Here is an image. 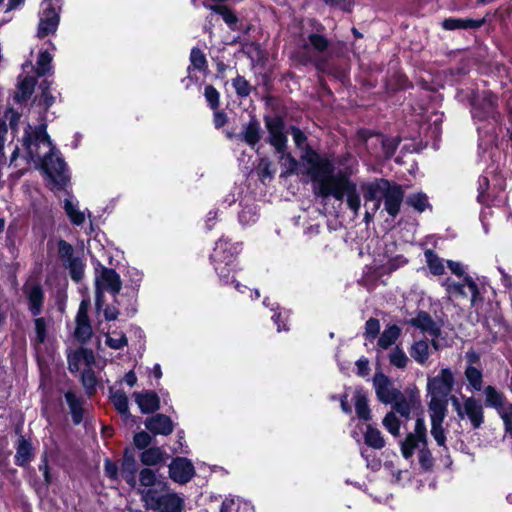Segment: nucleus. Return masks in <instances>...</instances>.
<instances>
[{"label": "nucleus", "mask_w": 512, "mask_h": 512, "mask_svg": "<svg viewBox=\"0 0 512 512\" xmlns=\"http://www.w3.org/2000/svg\"><path fill=\"white\" fill-rule=\"evenodd\" d=\"M357 160L351 154L328 158L322 156V203L328 196L342 201L346 197L348 207L358 215L361 199L356 184L350 176L356 172Z\"/></svg>", "instance_id": "nucleus-1"}, {"label": "nucleus", "mask_w": 512, "mask_h": 512, "mask_svg": "<svg viewBox=\"0 0 512 512\" xmlns=\"http://www.w3.org/2000/svg\"><path fill=\"white\" fill-rule=\"evenodd\" d=\"M361 188L366 203L373 202L372 213L380 208L383 200L384 210L393 218L398 215L404 198V190L401 185L380 178L364 183Z\"/></svg>", "instance_id": "nucleus-2"}, {"label": "nucleus", "mask_w": 512, "mask_h": 512, "mask_svg": "<svg viewBox=\"0 0 512 512\" xmlns=\"http://www.w3.org/2000/svg\"><path fill=\"white\" fill-rule=\"evenodd\" d=\"M286 173L307 177L312 182L313 192L320 196V154L311 147L305 149L301 160H296L290 153L285 156Z\"/></svg>", "instance_id": "nucleus-3"}, {"label": "nucleus", "mask_w": 512, "mask_h": 512, "mask_svg": "<svg viewBox=\"0 0 512 512\" xmlns=\"http://www.w3.org/2000/svg\"><path fill=\"white\" fill-rule=\"evenodd\" d=\"M415 450L419 451L421 467L425 470L432 468L434 461L427 448V430L422 417H417L414 431L409 433L401 444V452L406 459L411 458Z\"/></svg>", "instance_id": "nucleus-4"}, {"label": "nucleus", "mask_w": 512, "mask_h": 512, "mask_svg": "<svg viewBox=\"0 0 512 512\" xmlns=\"http://www.w3.org/2000/svg\"><path fill=\"white\" fill-rule=\"evenodd\" d=\"M146 507L157 512H182L184 500L167 489L148 488L143 494Z\"/></svg>", "instance_id": "nucleus-5"}, {"label": "nucleus", "mask_w": 512, "mask_h": 512, "mask_svg": "<svg viewBox=\"0 0 512 512\" xmlns=\"http://www.w3.org/2000/svg\"><path fill=\"white\" fill-rule=\"evenodd\" d=\"M452 405L461 420L467 419L473 429H478L484 423V409L480 400L466 397L461 403L455 396L451 397Z\"/></svg>", "instance_id": "nucleus-6"}, {"label": "nucleus", "mask_w": 512, "mask_h": 512, "mask_svg": "<svg viewBox=\"0 0 512 512\" xmlns=\"http://www.w3.org/2000/svg\"><path fill=\"white\" fill-rule=\"evenodd\" d=\"M295 60L303 66H312L315 76L320 81V33L319 30L310 34L309 43H304L295 52Z\"/></svg>", "instance_id": "nucleus-7"}, {"label": "nucleus", "mask_w": 512, "mask_h": 512, "mask_svg": "<svg viewBox=\"0 0 512 512\" xmlns=\"http://www.w3.org/2000/svg\"><path fill=\"white\" fill-rule=\"evenodd\" d=\"M43 171L57 190H64L70 182L67 164L61 156L54 158L53 152L47 154L43 161Z\"/></svg>", "instance_id": "nucleus-8"}, {"label": "nucleus", "mask_w": 512, "mask_h": 512, "mask_svg": "<svg viewBox=\"0 0 512 512\" xmlns=\"http://www.w3.org/2000/svg\"><path fill=\"white\" fill-rule=\"evenodd\" d=\"M241 250V242H232L228 237L221 236L216 241L213 252L209 256V260L211 263L233 265Z\"/></svg>", "instance_id": "nucleus-9"}, {"label": "nucleus", "mask_w": 512, "mask_h": 512, "mask_svg": "<svg viewBox=\"0 0 512 512\" xmlns=\"http://www.w3.org/2000/svg\"><path fill=\"white\" fill-rule=\"evenodd\" d=\"M264 122L268 131V142L278 153H285L287 148V136L285 133L284 119L279 115H265Z\"/></svg>", "instance_id": "nucleus-10"}, {"label": "nucleus", "mask_w": 512, "mask_h": 512, "mask_svg": "<svg viewBox=\"0 0 512 512\" xmlns=\"http://www.w3.org/2000/svg\"><path fill=\"white\" fill-rule=\"evenodd\" d=\"M455 383L454 374L449 368H443L439 373L427 379V391L430 397L448 399Z\"/></svg>", "instance_id": "nucleus-11"}, {"label": "nucleus", "mask_w": 512, "mask_h": 512, "mask_svg": "<svg viewBox=\"0 0 512 512\" xmlns=\"http://www.w3.org/2000/svg\"><path fill=\"white\" fill-rule=\"evenodd\" d=\"M263 130L261 123L255 114L250 115L249 121L242 126L240 133L227 132L228 139H236L254 148L262 139Z\"/></svg>", "instance_id": "nucleus-12"}, {"label": "nucleus", "mask_w": 512, "mask_h": 512, "mask_svg": "<svg viewBox=\"0 0 512 512\" xmlns=\"http://www.w3.org/2000/svg\"><path fill=\"white\" fill-rule=\"evenodd\" d=\"M395 412L405 419H410L411 414H417L421 410V400L419 392L416 390H405L399 394V397L392 402Z\"/></svg>", "instance_id": "nucleus-13"}, {"label": "nucleus", "mask_w": 512, "mask_h": 512, "mask_svg": "<svg viewBox=\"0 0 512 512\" xmlns=\"http://www.w3.org/2000/svg\"><path fill=\"white\" fill-rule=\"evenodd\" d=\"M195 476V467L186 457L177 456L169 464V477L178 484H186Z\"/></svg>", "instance_id": "nucleus-14"}, {"label": "nucleus", "mask_w": 512, "mask_h": 512, "mask_svg": "<svg viewBox=\"0 0 512 512\" xmlns=\"http://www.w3.org/2000/svg\"><path fill=\"white\" fill-rule=\"evenodd\" d=\"M97 282H99V287H101L102 290L105 289L113 295L115 304L121 305V300L118 298V295L122 287V281L115 269L101 266L100 275L96 277V286Z\"/></svg>", "instance_id": "nucleus-15"}, {"label": "nucleus", "mask_w": 512, "mask_h": 512, "mask_svg": "<svg viewBox=\"0 0 512 512\" xmlns=\"http://www.w3.org/2000/svg\"><path fill=\"white\" fill-rule=\"evenodd\" d=\"M463 282L464 283H458L451 278H446L442 282V286L445 287L446 292L450 297H466L467 292L465 291V288L467 287L471 295V302L474 303L479 294L476 282L470 276H464Z\"/></svg>", "instance_id": "nucleus-16"}, {"label": "nucleus", "mask_w": 512, "mask_h": 512, "mask_svg": "<svg viewBox=\"0 0 512 512\" xmlns=\"http://www.w3.org/2000/svg\"><path fill=\"white\" fill-rule=\"evenodd\" d=\"M373 385L377 398L384 404H392L401 393V391L394 387L392 381L381 372L375 373Z\"/></svg>", "instance_id": "nucleus-17"}, {"label": "nucleus", "mask_w": 512, "mask_h": 512, "mask_svg": "<svg viewBox=\"0 0 512 512\" xmlns=\"http://www.w3.org/2000/svg\"><path fill=\"white\" fill-rule=\"evenodd\" d=\"M45 3L49 2L47 4V7L44 9L43 15L40 19L38 30H37V36L39 38H45L49 34H53L56 32L59 24V13L56 11L55 7L52 4L53 0H43ZM56 2H59L60 0H55Z\"/></svg>", "instance_id": "nucleus-18"}, {"label": "nucleus", "mask_w": 512, "mask_h": 512, "mask_svg": "<svg viewBox=\"0 0 512 512\" xmlns=\"http://www.w3.org/2000/svg\"><path fill=\"white\" fill-rule=\"evenodd\" d=\"M138 472V463L135 453L130 447H125L120 465V477L131 487L135 488L137 484L136 474Z\"/></svg>", "instance_id": "nucleus-19"}, {"label": "nucleus", "mask_w": 512, "mask_h": 512, "mask_svg": "<svg viewBox=\"0 0 512 512\" xmlns=\"http://www.w3.org/2000/svg\"><path fill=\"white\" fill-rule=\"evenodd\" d=\"M497 97L491 92H484L473 103L472 114L477 119L495 118L497 111Z\"/></svg>", "instance_id": "nucleus-20"}, {"label": "nucleus", "mask_w": 512, "mask_h": 512, "mask_svg": "<svg viewBox=\"0 0 512 512\" xmlns=\"http://www.w3.org/2000/svg\"><path fill=\"white\" fill-rule=\"evenodd\" d=\"M23 292L27 298L30 313L34 317L39 316L43 311L45 300L44 290L41 284L38 282L25 284L23 286Z\"/></svg>", "instance_id": "nucleus-21"}, {"label": "nucleus", "mask_w": 512, "mask_h": 512, "mask_svg": "<svg viewBox=\"0 0 512 512\" xmlns=\"http://www.w3.org/2000/svg\"><path fill=\"white\" fill-rule=\"evenodd\" d=\"M409 324L432 338H438L440 336L441 325L434 321L427 312H418L415 317L409 320Z\"/></svg>", "instance_id": "nucleus-22"}, {"label": "nucleus", "mask_w": 512, "mask_h": 512, "mask_svg": "<svg viewBox=\"0 0 512 512\" xmlns=\"http://www.w3.org/2000/svg\"><path fill=\"white\" fill-rule=\"evenodd\" d=\"M145 427L154 435L168 436L174 430V423L172 419L165 415L158 413L154 416L148 417L145 420Z\"/></svg>", "instance_id": "nucleus-23"}, {"label": "nucleus", "mask_w": 512, "mask_h": 512, "mask_svg": "<svg viewBox=\"0 0 512 512\" xmlns=\"http://www.w3.org/2000/svg\"><path fill=\"white\" fill-rule=\"evenodd\" d=\"M135 402L143 414H152L160 409V398L153 390L134 393Z\"/></svg>", "instance_id": "nucleus-24"}, {"label": "nucleus", "mask_w": 512, "mask_h": 512, "mask_svg": "<svg viewBox=\"0 0 512 512\" xmlns=\"http://www.w3.org/2000/svg\"><path fill=\"white\" fill-rule=\"evenodd\" d=\"M64 398L68 405L73 424L80 425L84 420L85 414L83 407L84 399L81 396H77L73 390L66 391Z\"/></svg>", "instance_id": "nucleus-25"}, {"label": "nucleus", "mask_w": 512, "mask_h": 512, "mask_svg": "<svg viewBox=\"0 0 512 512\" xmlns=\"http://www.w3.org/2000/svg\"><path fill=\"white\" fill-rule=\"evenodd\" d=\"M46 127V124H40L38 127H36L34 132H31V126H28V128L25 129L23 136V147L28 151L30 155H32L31 146L33 145V138L36 142L52 145V141L46 131Z\"/></svg>", "instance_id": "nucleus-26"}, {"label": "nucleus", "mask_w": 512, "mask_h": 512, "mask_svg": "<svg viewBox=\"0 0 512 512\" xmlns=\"http://www.w3.org/2000/svg\"><path fill=\"white\" fill-rule=\"evenodd\" d=\"M33 446L30 440L20 436L16 446V454L14 456V463L19 467H25L34 456Z\"/></svg>", "instance_id": "nucleus-27"}, {"label": "nucleus", "mask_w": 512, "mask_h": 512, "mask_svg": "<svg viewBox=\"0 0 512 512\" xmlns=\"http://www.w3.org/2000/svg\"><path fill=\"white\" fill-rule=\"evenodd\" d=\"M484 22V19L447 18L443 20L442 27L445 30L477 29L480 28Z\"/></svg>", "instance_id": "nucleus-28"}, {"label": "nucleus", "mask_w": 512, "mask_h": 512, "mask_svg": "<svg viewBox=\"0 0 512 512\" xmlns=\"http://www.w3.org/2000/svg\"><path fill=\"white\" fill-rule=\"evenodd\" d=\"M168 454L161 447H149L140 454V461L143 465L154 466L165 463Z\"/></svg>", "instance_id": "nucleus-29"}, {"label": "nucleus", "mask_w": 512, "mask_h": 512, "mask_svg": "<svg viewBox=\"0 0 512 512\" xmlns=\"http://www.w3.org/2000/svg\"><path fill=\"white\" fill-rule=\"evenodd\" d=\"M52 81L44 79L39 84L40 95L35 98L37 105L47 113L51 106L55 103V97L51 93Z\"/></svg>", "instance_id": "nucleus-30"}, {"label": "nucleus", "mask_w": 512, "mask_h": 512, "mask_svg": "<svg viewBox=\"0 0 512 512\" xmlns=\"http://www.w3.org/2000/svg\"><path fill=\"white\" fill-rule=\"evenodd\" d=\"M448 399L430 397L428 405L431 422H443L447 415Z\"/></svg>", "instance_id": "nucleus-31"}, {"label": "nucleus", "mask_w": 512, "mask_h": 512, "mask_svg": "<svg viewBox=\"0 0 512 512\" xmlns=\"http://www.w3.org/2000/svg\"><path fill=\"white\" fill-rule=\"evenodd\" d=\"M401 335V329L397 325H388L380 334L377 341L378 350H386L390 348Z\"/></svg>", "instance_id": "nucleus-32"}, {"label": "nucleus", "mask_w": 512, "mask_h": 512, "mask_svg": "<svg viewBox=\"0 0 512 512\" xmlns=\"http://www.w3.org/2000/svg\"><path fill=\"white\" fill-rule=\"evenodd\" d=\"M209 8L216 14L220 15L231 30H238L237 25L239 23V18L230 7L227 5L216 4L210 5Z\"/></svg>", "instance_id": "nucleus-33"}, {"label": "nucleus", "mask_w": 512, "mask_h": 512, "mask_svg": "<svg viewBox=\"0 0 512 512\" xmlns=\"http://www.w3.org/2000/svg\"><path fill=\"white\" fill-rule=\"evenodd\" d=\"M36 79L31 76H26L22 81H20L17 85L18 93L15 95V101L17 103H24L28 101L35 89Z\"/></svg>", "instance_id": "nucleus-34"}, {"label": "nucleus", "mask_w": 512, "mask_h": 512, "mask_svg": "<svg viewBox=\"0 0 512 512\" xmlns=\"http://www.w3.org/2000/svg\"><path fill=\"white\" fill-rule=\"evenodd\" d=\"M484 394L486 406L495 408L498 413L508 404L504 394L496 390L493 386H487L484 389Z\"/></svg>", "instance_id": "nucleus-35"}, {"label": "nucleus", "mask_w": 512, "mask_h": 512, "mask_svg": "<svg viewBox=\"0 0 512 512\" xmlns=\"http://www.w3.org/2000/svg\"><path fill=\"white\" fill-rule=\"evenodd\" d=\"M365 142H366L367 146H369L370 144H372V145L381 144L384 155L387 158L391 157L394 154V152L398 146V141L396 139L385 138L382 135H378V134L369 136Z\"/></svg>", "instance_id": "nucleus-36"}, {"label": "nucleus", "mask_w": 512, "mask_h": 512, "mask_svg": "<svg viewBox=\"0 0 512 512\" xmlns=\"http://www.w3.org/2000/svg\"><path fill=\"white\" fill-rule=\"evenodd\" d=\"M410 356L420 365H425L430 357L429 345L425 340L415 341L409 350Z\"/></svg>", "instance_id": "nucleus-37"}, {"label": "nucleus", "mask_w": 512, "mask_h": 512, "mask_svg": "<svg viewBox=\"0 0 512 512\" xmlns=\"http://www.w3.org/2000/svg\"><path fill=\"white\" fill-rule=\"evenodd\" d=\"M352 401L354 403L355 412L358 418L364 421L370 420L371 413L366 396L362 392L356 391L353 394Z\"/></svg>", "instance_id": "nucleus-38"}, {"label": "nucleus", "mask_w": 512, "mask_h": 512, "mask_svg": "<svg viewBox=\"0 0 512 512\" xmlns=\"http://www.w3.org/2000/svg\"><path fill=\"white\" fill-rule=\"evenodd\" d=\"M139 481L145 487L167 489V482L157 481L155 472L150 468H143L139 472Z\"/></svg>", "instance_id": "nucleus-39"}, {"label": "nucleus", "mask_w": 512, "mask_h": 512, "mask_svg": "<svg viewBox=\"0 0 512 512\" xmlns=\"http://www.w3.org/2000/svg\"><path fill=\"white\" fill-rule=\"evenodd\" d=\"M427 266L433 275L440 276L445 272L443 260L431 249L424 252Z\"/></svg>", "instance_id": "nucleus-40"}, {"label": "nucleus", "mask_w": 512, "mask_h": 512, "mask_svg": "<svg viewBox=\"0 0 512 512\" xmlns=\"http://www.w3.org/2000/svg\"><path fill=\"white\" fill-rule=\"evenodd\" d=\"M211 264L214 266V269H215L217 275L219 276L220 280L224 284H228L230 282H232V283L236 282V285H235L236 289L239 290L240 292H243L240 289L239 282H237L234 279V277L232 276L235 264H233V265H225L224 263H211Z\"/></svg>", "instance_id": "nucleus-41"}, {"label": "nucleus", "mask_w": 512, "mask_h": 512, "mask_svg": "<svg viewBox=\"0 0 512 512\" xmlns=\"http://www.w3.org/2000/svg\"><path fill=\"white\" fill-rule=\"evenodd\" d=\"M365 443L374 448V449H381L385 446V440L381 434V432L372 427L371 425L367 426V430L364 434Z\"/></svg>", "instance_id": "nucleus-42"}, {"label": "nucleus", "mask_w": 512, "mask_h": 512, "mask_svg": "<svg viewBox=\"0 0 512 512\" xmlns=\"http://www.w3.org/2000/svg\"><path fill=\"white\" fill-rule=\"evenodd\" d=\"M465 377L472 390L480 391L482 389L483 375L481 370L472 365H469L465 369Z\"/></svg>", "instance_id": "nucleus-43"}, {"label": "nucleus", "mask_w": 512, "mask_h": 512, "mask_svg": "<svg viewBox=\"0 0 512 512\" xmlns=\"http://www.w3.org/2000/svg\"><path fill=\"white\" fill-rule=\"evenodd\" d=\"M52 69V55L47 51H40L37 62L35 73L38 77L45 76Z\"/></svg>", "instance_id": "nucleus-44"}, {"label": "nucleus", "mask_w": 512, "mask_h": 512, "mask_svg": "<svg viewBox=\"0 0 512 512\" xmlns=\"http://www.w3.org/2000/svg\"><path fill=\"white\" fill-rule=\"evenodd\" d=\"M111 400L117 412L123 416L129 415L128 398L124 391L117 390L111 396Z\"/></svg>", "instance_id": "nucleus-45"}, {"label": "nucleus", "mask_w": 512, "mask_h": 512, "mask_svg": "<svg viewBox=\"0 0 512 512\" xmlns=\"http://www.w3.org/2000/svg\"><path fill=\"white\" fill-rule=\"evenodd\" d=\"M64 210L72 224L76 226H80L85 221L84 213L79 211L71 200L65 199L64 201Z\"/></svg>", "instance_id": "nucleus-46"}, {"label": "nucleus", "mask_w": 512, "mask_h": 512, "mask_svg": "<svg viewBox=\"0 0 512 512\" xmlns=\"http://www.w3.org/2000/svg\"><path fill=\"white\" fill-rule=\"evenodd\" d=\"M232 86L235 89V93L240 98H246L252 91V86L244 76L237 75L232 79Z\"/></svg>", "instance_id": "nucleus-47"}, {"label": "nucleus", "mask_w": 512, "mask_h": 512, "mask_svg": "<svg viewBox=\"0 0 512 512\" xmlns=\"http://www.w3.org/2000/svg\"><path fill=\"white\" fill-rule=\"evenodd\" d=\"M81 383L89 395H92L96 391L97 377L91 368L85 369L82 372Z\"/></svg>", "instance_id": "nucleus-48"}, {"label": "nucleus", "mask_w": 512, "mask_h": 512, "mask_svg": "<svg viewBox=\"0 0 512 512\" xmlns=\"http://www.w3.org/2000/svg\"><path fill=\"white\" fill-rule=\"evenodd\" d=\"M69 274L73 281L80 282L84 277L85 265L80 258L70 259L68 262Z\"/></svg>", "instance_id": "nucleus-49"}, {"label": "nucleus", "mask_w": 512, "mask_h": 512, "mask_svg": "<svg viewBox=\"0 0 512 512\" xmlns=\"http://www.w3.org/2000/svg\"><path fill=\"white\" fill-rule=\"evenodd\" d=\"M190 62L193 69L205 70L207 68V59L203 51L198 47H193L190 52Z\"/></svg>", "instance_id": "nucleus-50"}, {"label": "nucleus", "mask_w": 512, "mask_h": 512, "mask_svg": "<svg viewBox=\"0 0 512 512\" xmlns=\"http://www.w3.org/2000/svg\"><path fill=\"white\" fill-rule=\"evenodd\" d=\"M204 97L210 109L217 110L219 108L220 93L213 85L209 84L205 86Z\"/></svg>", "instance_id": "nucleus-51"}, {"label": "nucleus", "mask_w": 512, "mask_h": 512, "mask_svg": "<svg viewBox=\"0 0 512 512\" xmlns=\"http://www.w3.org/2000/svg\"><path fill=\"white\" fill-rule=\"evenodd\" d=\"M257 218L256 209L252 205L243 206L242 210L238 213V221L243 226L255 223Z\"/></svg>", "instance_id": "nucleus-52"}, {"label": "nucleus", "mask_w": 512, "mask_h": 512, "mask_svg": "<svg viewBox=\"0 0 512 512\" xmlns=\"http://www.w3.org/2000/svg\"><path fill=\"white\" fill-rule=\"evenodd\" d=\"M389 361L391 365L404 369L407 366L409 359L405 352L396 346L389 354Z\"/></svg>", "instance_id": "nucleus-53"}, {"label": "nucleus", "mask_w": 512, "mask_h": 512, "mask_svg": "<svg viewBox=\"0 0 512 512\" xmlns=\"http://www.w3.org/2000/svg\"><path fill=\"white\" fill-rule=\"evenodd\" d=\"M406 202L418 212H423L429 207L428 198L424 193L412 194L407 198Z\"/></svg>", "instance_id": "nucleus-54"}, {"label": "nucleus", "mask_w": 512, "mask_h": 512, "mask_svg": "<svg viewBox=\"0 0 512 512\" xmlns=\"http://www.w3.org/2000/svg\"><path fill=\"white\" fill-rule=\"evenodd\" d=\"M92 334L91 324H76L74 336L81 344H86L91 339Z\"/></svg>", "instance_id": "nucleus-55"}, {"label": "nucleus", "mask_w": 512, "mask_h": 512, "mask_svg": "<svg viewBox=\"0 0 512 512\" xmlns=\"http://www.w3.org/2000/svg\"><path fill=\"white\" fill-rule=\"evenodd\" d=\"M380 333V322L376 318H370L365 323L364 337L368 341H374Z\"/></svg>", "instance_id": "nucleus-56"}, {"label": "nucleus", "mask_w": 512, "mask_h": 512, "mask_svg": "<svg viewBox=\"0 0 512 512\" xmlns=\"http://www.w3.org/2000/svg\"><path fill=\"white\" fill-rule=\"evenodd\" d=\"M124 296L127 297V302L125 304H123L121 302V305H119V306L123 307L124 313L127 317H133L137 312V308H136L137 289L133 288L131 294H125Z\"/></svg>", "instance_id": "nucleus-57"}, {"label": "nucleus", "mask_w": 512, "mask_h": 512, "mask_svg": "<svg viewBox=\"0 0 512 512\" xmlns=\"http://www.w3.org/2000/svg\"><path fill=\"white\" fill-rule=\"evenodd\" d=\"M383 426L393 435L398 436L400 431V422L394 412H389L383 419Z\"/></svg>", "instance_id": "nucleus-58"}, {"label": "nucleus", "mask_w": 512, "mask_h": 512, "mask_svg": "<svg viewBox=\"0 0 512 512\" xmlns=\"http://www.w3.org/2000/svg\"><path fill=\"white\" fill-rule=\"evenodd\" d=\"M152 441V436L146 431L137 432L133 437V444L139 450H145L149 448Z\"/></svg>", "instance_id": "nucleus-59"}, {"label": "nucleus", "mask_w": 512, "mask_h": 512, "mask_svg": "<svg viewBox=\"0 0 512 512\" xmlns=\"http://www.w3.org/2000/svg\"><path fill=\"white\" fill-rule=\"evenodd\" d=\"M34 324L37 343H45L47 338V323L45 318L37 316L34 320Z\"/></svg>", "instance_id": "nucleus-60"}, {"label": "nucleus", "mask_w": 512, "mask_h": 512, "mask_svg": "<svg viewBox=\"0 0 512 512\" xmlns=\"http://www.w3.org/2000/svg\"><path fill=\"white\" fill-rule=\"evenodd\" d=\"M104 473L106 477L112 481H118L120 478V468L118 464L110 458H106L104 461Z\"/></svg>", "instance_id": "nucleus-61"}, {"label": "nucleus", "mask_w": 512, "mask_h": 512, "mask_svg": "<svg viewBox=\"0 0 512 512\" xmlns=\"http://www.w3.org/2000/svg\"><path fill=\"white\" fill-rule=\"evenodd\" d=\"M257 174L259 179L264 182L267 178H273V171L271 169V162L268 158H261L257 167Z\"/></svg>", "instance_id": "nucleus-62"}, {"label": "nucleus", "mask_w": 512, "mask_h": 512, "mask_svg": "<svg viewBox=\"0 0 512 512\" xmlns=\"http://www.w3.org/2000/svg\"><path fill=\"white\" fill-rule=\"evenodd\" d=\"M504 422L505 431L512 436V403H508L498 413Z\"/></svg>", "instance_id": "nucleus-63"}, {"label": "nucleus", "mask_w": 512, "mask_h": 512, "mask_svg": "<svg viewBox=\"0 0 512 512\" xmlns=\"http://www.w3.org/2000/svg\"><path fill=\"white\" fill-rule=\"evenodd\" d=\"M58 254L62 260H67L68 262H70V259L75 258L73 257L72 245L63 239L58 241Z\"/></svg>", "instance_id": "nucleus-64"}]
</instances>
